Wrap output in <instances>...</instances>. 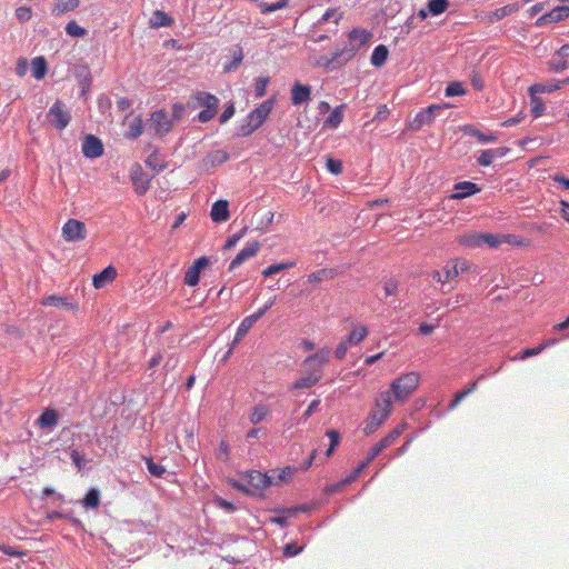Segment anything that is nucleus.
Listing matches in <instances>:
<instances>
[{"label":"nucleus","mask_w":569,"mask_h":569,"mask_svg":"<svg viewBox=\"0 0 569 569\" xmlns=\"http://www.w3.org/2000/svg\"><path fill=\"white\" fill-rule=\"evenodd\" d=\"M267 415V409L266 407L263 406H258L254 408L253 412L251 413V422L252 423H259L260 421L263 420V418L266 417Z\"/></svg>","instance_id":"69168bd1"},{"label":"nucleus","mask_w":569,"mask_h":569,"mask_svg":"<svg viewBox=\"0 0 569 569\" xmlns=\"http://www.w3.org/2000/svg\"><path fill=\"white\" fill-rule=\"evenodd\" d=\"M452 263L449 261L442 267L441 270H433L431 272V277L435 281L440 282L441 284H446L447 282L453 280L455 278H447L448 270H451Z\"/></svg>","instance_id":"79ce46f5"},{"label":"nucleus","mask_w":569,"mask_h":569,"mask_svg":"<svg viewBox=\"0 0 569 569\" xmlns=\"http://www.w3.org/2000/svg\"><path fill=\"white\" fill-rule=\"evenodd\" d=\"M530 106H531V113L535 118L540 117L545 111L543 101L540 98L536 97V94H531Z\"/></svg>","instance_id":"603ef678"},{"label":"nucleus","mask_w":569,"mask_h":569,"mask_svg":"<svg viewBox=\"0 0 569 569\" xmlns=\"http://www.w3.org/2000/svg\"><path fill=\"white\" fill-rule=\"evenodd\" d=\"M210 217L217 223L227 221L230 217L229 202L222 199L216 201L211 207Z\"/></svg>","instance_id":"6ab92c4d"},{"label":"nucleus","mask_w":569,"mask_h":569,"mask_svg":"<svg viewBox=\"0 0 569 569\" xmlns=\"http://www.w3.org/2000/svg\"><path fill=\"white\" fill-rule=\"evenodd\" d=\"M117 276V270L112 266L106 267L102 271L96 273L92 278V283L97 289L103 288L107 283L111 282Z\"/></svg>","instance_id":"412c9836"},{"label":"nucleus","mask_w":569,"mask_h":569,"mask_svg":"<svg viewBox=\"0 0 569 569\" xmlns=\"http://www.w3.org/2000/svg\"><path fill=\"white\" fill-rule=\"evenodd\" d=\"M329 357V348H322L315 355L307 357L302 363L303 372L310 376L318 375V381H320L323 376L322 369L328 363Z\"/></svg>","instance_id":"39448f33"},{"label":"nucleus","mask_w":569,"mask_h":569,"mask_svg":"<svg viewBox=\"0 0 569 569\" xmlns=\"http://www.w3.org/2000/svg\"><path fill=\"white\" fill-rule=\"evenodd\" d=\"M456 192L452 194L453 199H463L466 197L478 193L481 189L473 182L462 181L455 184Z\"/></svg>","instance_id":"4be33fe9"},{"label":"nucleus","mask_w":569,"mask_h":569,"mask_svg":"<svg viewBox=\"0 0 569 569\" xmlns=\"http://www.w3.org/2000/svg\"><path fill=\"white\" fill-rule=\"evenodd\" d=\"M342 19V12L338 8H329L318 20V24L332 22L335 26Z\"/></svg>","instance_id":"c9c22d12"},{"label":"nucleus","mask_w":569,"mask_h":569,"mask_svg":"<svg viewBox=\"0 0 569 569\" xmlns=\"http://www.w3.org/2000/svg\"><path fill=\"white\" fill-rule=\"evenodd\" d=\"M43 306H53V307H60L64 308L67 310H74L77 308V305L73 303L69 298L50 295L42 299Z\"/></svg>","instance_id":"5701e85b"},{"label":"nucleus","mask_w":569,"mask_h":569,"mask_svg":"<svg viewBox=\"0 0 569 569\" xmlns=\"http://www.w3.org/2000/svg\"><path fill=\"white\" fill-rule=\"evenodd\" d=\"M326 436L330 439V446L328 448V450L326 451V457H330L332 455V452L335 451L336 447L339 445L340 442V435L338 431L336 430H328L326 432Z\"/></svg>","instance_id":"864d4df0"},{"label":"nucleus","mask_w":569,"mask_h":569,"mask_svg":"<svg viewBox=\"0 0 569 569\" xmlns=\"http://www.w3.org/2000/svg\"><path fill=\"white\" fill-rule=\"evenodd\" d=\"M230 455V447L227 441L222 440L219 445L217 458L221 461H227Z\"/></svg>","instance_id":"338daca9"},{"label":"nucleus","mask_w":569,"mask_h":569,"mask_svg":"<svg viewBox=\"0 0 569 569\" xmlns=\"http://www.w3.org/2000/svg\"><path fill=\"white\" fill-rule=\"evenodd\" d=\"M146 164L152 168L157 173L163 171L167 167L166 163H159L158 151L154 150L146 160Z\"/></svg>","instance_id":"3c124183"},{"label":"nucleus","mask_w":569,"mask_h":569,"mask_svg":"<svg viewBox=\"0 0 569 569\" xmlns=\"http://www.w3.org/2000/svg\"><path fill=\"white\" fill-rule=\"evenodd\" d=\"M186 107L183 103L176 102L172 104V117L171 120L180 121L184 117Z\"/></svg>","instance_id":"680f3d73"},{"label":"nucleus","mask_w":569,"mask_h":569,"mask_svg":"<svg viewBox=\"0 0 569 569\" xmlns=\"http://www.w3.org/2000/svg\"><path fill=\"white\" fill-rule=\"evenodd\" d=\"M311 98V88L309 86L296 82L291 89V102L295 106L307 103Z\"/></svg>","instance_id":"a211bd4d"},{"label":"nucleus","mask_w":569,"mask_h":569,"mask_svg":"<svg viewBox=\"0 0 569 569\" xmlns=\"http://www.w3.org/2000/svg\"><path fill=\"white\" fill-rule=\"evenodd\" d=\"M243 481L247 482L254 496L262 489L273 485L272 478L268 473L258 470H250L242 475Z\"/></svg>","instance_id":"1a4fd4ad"},{"label":"nucleus","mask_w":569,"mask_h":569,"mask_svg":"<svg viewBox=\"0 0 569 569\" xmlns=\"http://www.w3.org/2000/svg\"><path fill=\"white\" fill-rule=\"evenodd\" d=\"M443 109L441 104H430L426 109L420 110L413 120L409 123V128L413 131L420 130L423 126H429L433 122L436 112Z\"/></svg>","instance_id":"f8f14e48"},{"label":"nucleus","mask_w":569,"mask_h":569,"mask_svg":"<svg viewBox=\"0 0 569 569\" xmlns=\"http://www.w3.org/2000/svg\"><path fill=\"white\" fill-rule=\"evenodd\" d=\"M87 236L86 224L77 219H69L62 227V237L66 241L77 242Z\"/></svg>","instance_id":"9d476101"},{"label":"nucleus","mask_w":569,"mask_h":569,"mask_svg":"<svg viewBox=\"0 0 569 569\" xmlns=\"http://www.w3.org/2000/svg\"><path fill=\"white\" fill-rule=\"evenodd\" d=\"M407 423H401L390 430L380 441L379 443L386 449L390 447L406 430Z\"/></svg>","instance_id":"7c9ffc66"},{"label":"nucleus","mask_w":569,"mask_h":569,"mask_svg":"<svg viewBox=\"0 0 569 569\" xmlns=\"http://www.w3.org/2000/svg\"><path fill=\"white\" fill-rule=\"evenodd\" d=\"M229 160V153L224 150H214L207 156V161L211 167L220 166Z\"/></svg>","instance_id":"4c0bfd02"},{"label":"nucleus","mask_w":569,"mask_h":569,"mask_svg":"<svg viewBox=\"0 0 569 569\" xmlns=\"http://www.w3.org/2000/svg\"><path fill=\"white\" fill-rule=\"evenodd\" d=\"M445 92L447 97H457L465 94L466 90L461 82H451L447 86Z\"/></svg>","instance_id":"5fc2aeb1"},{"label":"nucleus","mask_w":569,"mask_h":569,"mask_svg":"<svg viewBox=\"0 0 569 569\" xmlns=\"http://www.w3.org/2000/svg\"><path fill=\"white\" fill-rule=\"evenodd\" d=\"M371 38V33L366 29L356 28L348 34L349 43L342 49L336 50L332 54L321 56L317 64L326 69H335L350 61L355 53L366 46Z\"/></svg>","instance_id":"f257e3e1"},{"label":"nucleus","mask_w":569,"mask_h":569,"mask_svg":"<svg viewBox=\"0 0 569 569\" xmlns=\"http://www.w3.org/2000/svg\"><path fill=\"white\" fill-rule=\"evenodd\" d=\"M318 382V375L310 376L309 373H305L302 371V376L292 385L291 392L298 393L299 390L309 389Z\"/></svg>","instance_id":"393cba45"},{"label":"nucleus","mask_w":569,"mask_h":569,"mask_svg":"<svg viewBox=\"0 0 569 569\" xmlns=\"http://www.w3.org/2000/svg\"><path fill=\"white\" fill-rule=\"evenodd\" d=\"M80 4V0H67L64 2H58L53 9L54 16H61L68 11L77 9Z\"/></svg>","instance_id":"a19ab883"},{"label":"nucleus","mask_w":569,"mask_h":569,"mask_svg":"<svg viewBox=\"0 0 569 569\" xmlns=\"http://www.w3.org/2000/svg\"><path fill=\"white\" fill-rule=\"evenodd\" d=\"M243 53L242 49L240 47H237V49L233 50L232 53V61L224 66V71L230 72L236 70L242 62Z\"/></svg>","instance_id":"a18cd8bd"},{"label":"nucleus","mask_w":569,"mask_h":569,"mask_svg":"<svg viewBox=\"0 0 569 569\" xmlns=\"http://www.w3.org/2000/svg\"><path fill=\"white\" fill-rule=\"evenodd\" d=\"M98 109L101 113H107L111 109V100L109 97L101 94L98 98Z\"/></svg>","instance_id":"774afa93"},{"label":"nucleus","mask_w":569,"mask_h":569,"mask_svg":"<svg viewBox=\"0 0 569 569\" xmlns=\"http://www.w3.org/2000/svg\"><path fill=\"white\" fill-rule=\"evenodd\" d=\"M272 108H273V100L268 99L253 110H254V113L259 118H261L262 121H264L266 118L268 117V114L271 112Z\"/></svg>","instance_id":"09e8293b"},{"label":"nucleus","mask_w":569,"mask_h":569,"mask_svg":"<svg viewBox=\"0 0 569 569\" xmlns=\"http://www.w3.org/2000/svg\"><path fill=\"white\" fill-rule=\"evenodd\" d=\"M565 84L562 81L551 82V83H535L529 87V93L536 94V93H551L553 91H557L561 88V86Z\"/></svg>","instance_id":"2f4dec72"},{"label":"nucleus","mask_w":569,"mask_h":569,"mask_svg":"<svg viewBox=\"0 0 569 569\" xmlns=\"http://www.w3.org/2000/svg\"><path fill=\"white\" fill-rule=\"evenodd\" d=\"M173 19L164 11L156 10L150 18V26L152 28L170 27Z\"/></svg>","instance_id":"c85d7f7f"},{"label":"nucleus","mask_w":569,"mask_h":569,"mask_svg":"<svg viewBox=\"0 0 569 569\" xmlns=\"http://www.w3.org/2000/svg\"><path fill=\"white\" fill-rule=\"evenodd\" d=\"M59 413L54 409L47 408L44 409L39 418L37 419V425L41 429H52L58 425Z\"/></svg>","instance_id":"aec40b11"},{"label":"nucleus","mask_w":569,"mask_h":569,"mask_svg":"<svg viewBox=\"0 0 569 569\" xmlns=\"http://www.w3.org/2000/svg\"><path fill=\"white\" fill-rule=\"evenodd\" d=\"M272 108H273V100L268 99L253 110H254V113L259 118H261L262 121H264L266 118L268 117V114L271 112Z\"/></svg>","instance_id":"8fccbe9b"},{"label":"nucleus","mask_w":569,"mask_h":569,"mask_svg":"<svg viewBox=\"0 0 569 569\" xmlns=\"http://www.w3.org/2000/svg\"><path fill=\"white\" fill-rule=\"evenodd\" d=\"M82 153L90 159L102 156L103 144L101 140L93 134L86 136L82 142Z\"/></svg>","instance_id":"ddd939ff"},{"label":"nucleus","mask_w":569,"mask_h":569,"mask_svg":"<svg viewBox=\"0 0 569 569\" xmlns=\"http://www.w3.org/2000/svg\"><path fill=\"white\" fill-rule=\"evenodd\" d=\"M191 100L197 101V103H193L192 101L187 103V106L191 109H196L197 107H203L204 109H208L219 106V99L206 91L197 92L193 97H191Z\"/></svg>","instance_id":"2eb2a0df"},{"label":"nucleus","mask_w":569,"mask_h":569,"mask_svg":"<svg viewBox=\"0 0 569 569\" xmlns=\"http://www.w3.org/2000/svg\"><path fill=\"white\" fill-rule=\"evenodd\" d=\"M450 262L452 263V268L448 270L447 278H457L460 273L471 269V263L462 258L450 259Z\"/></svg>","instance_id":"bb28decb"},{"label":"nucleus","mask_w":569,"mask_h":569,"mask_svg":"<svg viewBox=\"0 0 569 569\" xmlns=\"http://www.w3.org/2000/svg\"><path fill=\"white\" fill-rule=\"evenodd\" d=\"M457 243L465 248L473 249L481 247V232H468L456 238Z\"/></svg>","instance_id":"b1692460"},{"label":"nucleus","mask_w":569,"mask_h":569,"mask_svg":"<svg viewBox=\"0 0 569 569\" xmlns=\"http://www.w3.org/2000/svg\"><path fill=\"white\" fill-rule=\"evenodd\" d=\"M427 6L431 16H439L449 8V0H429Z\"/></svg>","instance_id":"58836bf2"},{"label":"nucleus","mask_w":569,"mask_h":569,"mask_svg":"<svg viewBox=\"0 0 569 569\" xmlns=\"http://www.w3.org/2000/svg\"><path fill=\"white\" fill-rule=\"evenodd\" d=\"M391 392L381 391L378 393L375 405L365 420L363 432L369 436L376 432L391 415Z\"/></svg>","instance_id":"f03ea898"},{"label":"nucleus","mask_w":569,"mask_h":569,"mask_svg":"<svg viewBox=\"0 0 569 569\" xmlns=\"http://www.w3.org/2000/svg\"><path fill=\"white\" fill-rule=\"evenodd\" d=\"M510 244L515 247H523L527 244L526 239L505 233H481V244H486L491 249H497L502 244Z\"/></svg>","instance_id":"423d86ee"},{"label":"nucleus","mask_w":569,"mask_h":569,"mask_svg":"<svg viewBox=\"0 0 569 569\" xmlns=\"http://www.w3.org/2000/svg\"><path fill=\"white\" fill-rule=\"evenodd\" d=\"M336 276L335 269H320L309 276V281L318 282L325 279H332Z\"/></svg>","instance_id":"de8ad7c7"},{"label":"nucleus","mask_w":569,"mask_h":569,"mask_svg":"<svg viewBox=\"0 0 569 569\" xmlns=\"http://www.w3.org/2000/svg\"><path fill=\"white\" fill-rule=\"evenodd\" d=\"M257 129V124L251 123V121L246 117L243 122L237 128L236 136L248 137Z\"/></svg>","instance_id":"c03bdc74"},{"label":"nucleus","mask_w":569,"mask_h":569,"mask_svg":"<svg viewBox=\"0 0 569 569\" xmlns=\"http://www.w3.org/2000/svg\"><path fill=\"white\" fill-rule=\"evenodd\" d=\"M143 132V121L141 117H137L129 127V131L126 133V138L134 140L139 138Z\"/></svg>","instance_id":"37998d69"},{"label":"nucleus","mask_w":569,"mask_h":569,"mask_svg":"<svg viewBox=\"0 0 569 569\" xmlns=\"http://www.w3.org/2000/svg\"><path fill=\"white\" fill-rule=\"evenodd\" d=\"M86 509H97L100 506V491L97 488H90L82 499Z\"/></svg>","instance_id":"473e14b6"},{"label":"nucleus","mask_w":569,"mask_h":569,"mask_svg":"<svg viewBox=\"0 0 569 569\" xmlns=\"http://www.w3.org/2000/svg\"><path fill=\"white\" fill-rule=\"evenodd\" d=\"M31 72H32V76L38 80H41L46 77V74L48 72V63H47V60L44 57H42V56L36 57L32 60Z\"/></svg>","instance_id":"cd10ccee"},{"label":"nucleus","mask_w":569,"mask_h":569,"mask_svg":"<svg viewBox=\"0 0 569 569\" xmlns=\"http://www.w3.org/2000/svg\"><path fill=\"white\" fill-rule=\"evenodd\" d=\"M32 17V10L29 7H19L16 9V18L21 22H27Z\"/></svg>","instance_id":"bf43d9fd"},{"label":"nucleus","mask_w":569,"mask_h":569,"mask_svg":"<svg viewBox=\"0 0 569 569\" xmlns=\"http://www.w3.org/2000/svg\"><path fill=\"white\" fill-rule=\"evenodd\" d=\"M217 112H218V107L208 108V109L200 111L197 116V119L201 123H207L216 117Z\"/></svg>","instance_id":"4d7b16f0"},{"label":"nucleus","mask_w":569,"mask_h":569,"mask_svg":"<svg viewBox=\"0 0 569 569\" xmlns=\"http://www.w3.org/2000/svg\"><path fill=\"white\" fill-rule=\"evenodd\" d=\"M420 379V373L417 371L406 372L396 378L390 383V389L395 400L397 402L405 403L409 397L418 389Z\"/></svg>","instance_id":"7ed1b4c3"},{"label":"nucleus","mask_w":569,"mask_h":569,"mask_svg":"<svg viewBox=\"0 0 569 569\" xmlns=\"http://www.w3.org/2000/svg\"><path fill=\"white\" fill-rule=\"evenodd\" d=\"M274 300H276V297L270 299L262 308L258 309L254 313L246 317L241 321V323L239 325V327L237 329L234 339L232 341V346H236L237 343H239L244 338V336L253 327V325L258 320H260L268 312V310H270L272 308V306L274 305ZM232 348L233 347H231L228 350V352L224 356V359H227L232 353Z\"/></svg>","instance_id":"20e7f679"},{"label":"nucleus","mask_w":569,"mask_h":569,"mask_svg":"<svg viewBox=\"0 0 569 569\" xmlns=\"http://www.w3.org/2000/svg\"><path fill=\"white\" fill-rule=\"evenodd\" d=\"M211 263L210 258L202 256L193 261L184 273L183 282L189 287H196L200 281L201 272Z\"/></svg>","instance_id":"9b49d317"},{"label":"nucleus","mask_w":569,"mask_h":569,"mask_svg":"<svg viewBox=\"0 0 569 569\" xmlns=\"http://www.w3.org/2000/svg\"><path fill=\"white\" fill-rule=\"evenodd\" d=\"M66 32L70 37L82 38L87 34V30L80 27L76 21H70L66 26Z\"/></svg>","instance_id":"49530a36"},{"label":"nucleus","mask_w":569,"mask_h":569,"mask_svg":"<svg viewBox=\"0 0 569 569\" xmlns=\"http://www.w3.org/2000/svg\"><path fill=\"white\" fill-rule=\"evenodd\" d=\"M229 483L232 488H234L239 491H242L250 496H254V491H251V489L249 488V486L247 485L246 481L243 482L241 480L229 479Z\"/></svg>","instance_id":"e2e57ef3"},{"label":"nucleus","mask_w":569,"mask_h":569,"mask_svg":"<svg viewBox=\"0 0 569 569\" xmlns=\"http://www.w3.org/2000/svg\"><path fill=\"white\" fill-rule=\"evenodd\" d=\"M246 232H247V227H243L239 232L229 237L223 246V249L224 250L232 249L237 244V242L246 234Z\"/></svg>","instance_id":"13d9d810"},{"label":"nucleus","mask_w":569,"mask_h":569,"mask_svg":"<svg viewBox=\"0 0 569 569\" xmlns=\"http://www.w3.org/2000/svg\"><path fill=\"white\" fill-rule=\"evenodd\" d=\"M132 183L138 194H144L149 189L150 178L146 173L139 172L132 176Z\"/></svg>","instance_id":"72a5a7b5"},{"label":"nucleus","mask_w":569,"mask_h":569,"mask_svg":"<svg viewBox=\"0 0 569 569\" xmlns=\"http://www.w3.org/2000/svg\"><path fill=\"white\" fill-rule=\"evenodd\" d=\"M70 457L74 466L78 468V470H82L88 462L84 456L77 450H72Z\"/></svg>","instance_id":"052dcab7"},{"label":"nucleus","mask_w":569,"mask_h":569,"mask_svg":"<svg viewBox=\"0 0 569 569\" xmlns=\"http://www.w3.org/2000/svg\"><path fill=\"white\" fill-rule=\"evenodd\" d=\"M342 106H339L336 109H333L329 117L326 119L325 127L331 129L337 128L342 122Z\"/></svg>","instance_id":"ea45409f"},{"label":"nucleus","mask_w":569,"mask_h":569,"mask_svg":"<svg viewBox=\"0 0 569 569\" xmlns=\"http://www.w3.org/2000/svg\"><path fill=\"white\" fill-rule=\"evenodd\" d=\"M556 340H545L536 348H527L521 350V352L512 358V360H525L527 358L533 357L542 352L546 348L553 346Z\"/></svg>","instance_id":"a878e982"},{"label":"nucleus","mask_w":569,"mask_h":569,"mask_svg":"<svg viewBox=\"0 0 569 569\" xmlns=\"http://www.w3.org/2000/svg\"><path fill=\"white\" fill-rule=\"evenodd\" d=\"M150 128L159 138L168 134L173 127L172 120L169 118L168 112L164 109H159L152 112L150 116Z\"/></svg>","instance_id":"0eeeda50"},{"label":"nucleus","mask_w":569,"mask_h":569,"mask_svg":"<svg viewBox=\"0 0 569 569\" xmlns=\"http://www.w3.org/2000/svg\"><path fill=\"white\" fill-rule=\"evenodd\" d=\"M49 122L58 130H63L71 121L69 111L62 109V102L57 100L47 113Z\"/></svg>","instance_id":"6e6552de"},{"label":"nucleus","mask_w":569,"mask_h":569,"mask_svg":"<svg viewBox=\"0 0 569 569\" xmlns=\"http://www.w3.org/2000/svg\"><path fill=\"white\" fill-rule=\"evenodd\" d=\"M550 68L555 72H562L569 68V44L562 46L550 62Z\"/></svg>","instance_id":"f3484780"},{"label":"nucleus","mask_w":569,"mask_h":569,"mask_svg":"<svg viewBox=\"0 0 569 569\" xmlns=\"http://www.w3.org/2000/svg\"><path fill=\"white\" fill-rule=\"evenodd\" d=\"M326 167L328 171H330L333 174H339L342 171V162L340 160L328 158L326 160Z\"/></svg>","instance_id":"0e129e2a"},{"label":"nucleus","mask_w":569,"mask_h":569,"mask_svg":"<svg viewBox=\"0 0 569 569\" xmlns=\"http://www.w3.org/2000/svg\"><path fill=\"white\" fill-rule=\"evenodd\" d=\"M143 460L146 462L147 470L149 473L156 478H163L167 470L163 466L153 461L150 457H143Z\"/></svg>","instance_id":"e433bc0d"},{"label":"nucleus","mask_w":569,"mask_h":569,"mask_svg":"<svg viewBox=\"0 0 569 569\" xmlns=\"http://www.w3.org/2000/svg\"><path fill=\"white\" fill-rule=\"evenodd\" d=\"M368 336V328L365 326H360L355 328L347 337V341L350 346H357L362 340H365Z\"/></svg>","instance_id":"f704fd0d"},{"label":"nucleus","mask_w":569,"mask_h":569,"mask_svg":"<svg viewBox=\"0 0 569 569\" xmlns=\"http://www.w3.org/2000/svg\"><path fill=\"white\" fill-rule=\"evenodd\" d=\"M270 81L269 77H260L256 79L254 92L256 97L261 98L266 94L267 86Z\"/></svg>","instance_id":"6e6d98bb"},{"label":"nucleus","mask_w":569,"mask_h":569,"mask_svg":"<svg viewBox=\"0 0 569 569\" xmlns=\"http://www.w3.org/2000/svg\"><path fill=\"white\" fill-rule=\"evenodd\" d=\"M260 249V243L258 241H252L247 243V246L233 258L230 262L229 271L234 270L239 266H241L248 259L254 257Z\"/></svg>","instance_id":"4468645a"},{"label":"nucleus","mask_w":569,"mask_h":569,"mask_svg":"<svg viewBox=\"0 0 569 569\" xmlns=\"http://www.w3.org/2000/svg\"><path fill=\"white\" fill-rule=\"evenodd\" d=\"M569 17V7L567 6H558L553 8L548 13L541 16L539 19H537L536 24L537 26H543L551 22H557L560 20H563Z\"/></svg>","instance_id":"dca6fc26"},{"label":"nucleus","mask_w":569,"mask_h":569,"mask_svg":"<svg viewBox=\"0 0 569 569\" xmlns=\"http://www.w3.org/2000/svg\"><path fill=\"white\" fill-rule=\"evenodd\" d=\"M389 50L386 46H377L371 54L370 62L372 66L379 68L382 67L388 59Z\"/></svg>","instance_id":"c756f323"}]
</instances>
